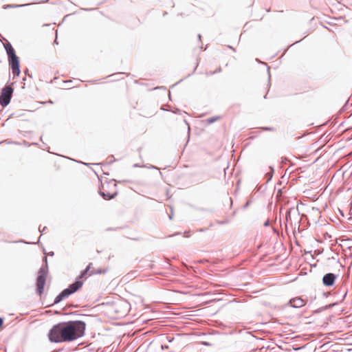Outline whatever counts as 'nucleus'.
<instances>
[{"label": "nucleus", "mask_w": 352, "mask_h": 352, "mask_svg": "<svg viewBox=\"0 0 352 352\" xmlns=\"http://www.w3.org/2000/svg\"><path fill=\"white\" fill-rule=\"evenodd\" d=\"M13 89L10 86H5L0 94V104L6 107L10 102Z\"/></svg>", "instance_id": "obj_5"}, {"label": "nucleus", "mask_w": 352, "mask_h": 352, "mask_svg": "<svg viewBox=\"0 0 352 352\" xmlns=\"http://www.w3.org/2000/svg\"><path fill=\"white\" fill-rule=\"evenodd\" d=\"M4 48L6 51L9 65L12 70V72L14 76H19L20 74V65H19V59L16 56L15 51L12 46L11 43L8 41L4 44Z\"/></svg>", "instance_id": "obj_3"}, {"label": "nucleus", "mask_w": 352, "mask_h": 352, "mask_svg": "<svg viewBox=\"0 0 352 352\" xmlns=\"http://www.w3.org/2000/svg\"><path fill=\"white\" fill-rule=\"evenodd\" d=\"M38 229H39V231L41 232V230H40V228H39ZM46 229H47V228H46V227H44V228H43V230H41V232H43L44 231H45V230H46Z\"/></svg>", "instance_id": "obj_24"}, {"label": "nucleus", "mask_w": 352, "mask_h": 352, "mask_svg": "<svg viewBox=\"0 0 352 352\" xmlns=\"http://www.w3.org/2000/svg\"><path fill=\"white\" fill-rule=\"evenodd\" d=\"M28 4H6L3 6V8L6 10L9 8H15L19 7H23L27 6Z\"/></svg>", "instance_id": "obj_9"}, {"label": "nucleus", "mask_w": 352, "mask_h": 352, "mask_svg": "<svg viewBox=\"0 0 352 352\" xmlns=\"http://www.w3.org/2000/svg\"><path fill=\"white\" fill-rule=\"evenodd\" d=\"M270 168L271 171L266 173V177L268 178V180H270V179H271L272 178L273 173H274V171L273 167L270 166Z\"/></svg>", "instance_id": "obj_12"}, {"label": "nucleus", "mask_w": 352, "mask_h": 352, "mask_svg": "<svg viewBox=\"0 0 352 352\" xmlns=\"http://www.w3.org/2000/svg\"><path fill=\"white\" fill-rule=\"evenodd\" d=\"M107 270H106V269H99L97 270H92L91 271H90L89 276H91L92 274H105L107 272Z\"/></svg>", "instance_id": "obj_10"}, {"label": "nucleus", "mask_w": 352, "mask_h": 352, "mask_svg": "<svg viewBox=\"0 0 352 352\" xmlns=\"http://www.w3.org/2000/svg\"><path fill=\"white\" fill-rule=\"evenodd\" d=\"M221 72V67H219L215 71L212 72L211 74H215Z\"/></svg>", "instance_id": "obj_15"}, {"label": "nucleus", "mask_w": 352, "mask_h": 352, "mask_svg": "<svg viewBox=\"0 0 352 352\" xmlns=\"http://www.w3.org/2000/svg\"><path fill=\"white\" fill-rule=\"evenodd\" d=\"M288 305L294 308H300L305 305V302L300 297L294 298L289 300Z\"/></svg>", "instance_id": "obj_7"}, {"label": "nucleus", "mask_w": 352, "mask_h": 352, "mask_svg": "<svg viewBox=\"0 0 352 352\" xmlns=\"http://www.w3.org/2000/svg\"><path fill=\"white\" fill-rule=\"evenodd\" d=\"M219 119V117H218V116L211 117L207 120V122L209 124H212V123L214 122L215 121L218 120Z\"/></svg>", "instance_id": "obj_13"}, {"label": "nucleus", "mask_w": 352, "mask_h": 352, "mask_svg": "<svg viewBox=\"0 0 352 352\" xmlns=\"http://www.w3.org/2000/svg\"><path fill=\"white\" fill-rule=\"evenodd\" d=\"M99 194L104 199L106 200H110V199H113L116 195H117V192H114V193H109V192H104V191L102 190H100L99 191Z\"/></svg>", "instance_id": "obj_8"}, {"label": "nucleus", "mask_w": 352, "mask_h": 352, "mask_svg": "<svg viewBox=\"0 0 352 352\" xmlns=\"http://www.w3.org/2000/svg\"><path fill=\"white\" fill-rule=\"evenodd\" d=\"M91 263H89L87 267L81 272L80 274L76 277L75 281L70 284L67 288L64 289L54 299L53 305L61 302L63 299L69 297L80 289L83 285V279L85 278L87 273L91 270Z\"/></svg>", "instance_id": "obj_2"}, {"label": "nucleus", "mask_w": 352, "mask_h": 352, "mask_svg": "<svg viewBox=\"0 0 352 352\" xmlns=\"http://www.w3.org/2000/svg\"><path fill=\"white\" fill-rule=\"evenodd\" d=\"M48 255L50 256H53L54 255V252H50L48 253Z\"/></svg>", "instance_id": "obj_22"}, {"label": "nucleus", "mask_w": 352, "mask_h": 352, "mask_svg": "<svg viewBox=\"0 0 352 352\" xmlns=\"http://www.w3.org/2000/svg\"><path fill=\"white\" fill-rule=\"evenodd\" d=\"M86 324L82 320H69L54 324L49 331L47 337L52 343L70 342L85 334Z\"/></svg>", "instance_id": "obj_1"}, {"label": "nucleus", "mask_w": 352, "mask_h": 352, "mask_svg": "<svg viewBox=\"0 0 352 352\" xmlns=\"http://www.w3.org/2000/svg\"><path fill=\"white\" fill-rule=\"evenodd\" d=\"M188 132H189L190 131V127L189 126L188 127Z\"/></svg>", "instance_id": "obj_31"}, {"label": "nucleus", "mask_w": 352, "mask_h": 352, "mask_svg": "<svg viewBox=\"0 0 352 352\" xmlns=\"http://www.w3.org/2000/svg\"><path fill=\"white\" fill-rule=\"evenodd\" d=\"M181 233L180 232H177L173 235H170V236H175V235H178V234H180Z\"/></svg>", "instance_id": "obj_26"}, {"label": "nucleus", "mask_w": 352, "mask_h": 352, "mask_svg": "<svg viewBox=\"0 0 352 352\" xmlns=\"http://www.w3.org/2000/svg\"><path fill=\"white\" fill-rule=\"evenodd\" d=\"M264 226H268L270 225V221L268 220H267L265 223H264Z\"/></svg>", "instance_id": "obj_20"}, {"label": "nucleus", "mask_w": 352, "mask_h": 352, "mask_svg": "<svg viewBox=\"0 0 352 352\" xmlns=\"http://www.w3.org/2000/svg\"><path fill=\"white\" fill-rule=\"evenodd\" d=\"M3 324V319L0 317V327H2Z\"/></svg>", "instance_id": "obj_18"}, {"label": "nucleus", "mask_w": 352, "mask_h": 352, "mask_svg": "<svg viewBox=\"0 0 352 352\" xmlns=\"http://www.w3.org/2000/svg\"><path fill=\"white\" fill-rule=\"evenodd\" d=\"M270 67L267 68L268 73L270 74ZM269 78H270V75L269 74Z\"/></svg>", "instance_id": "obj_28"}, {"label": "nucleus", "mask_w": 352, "mask_h": 352, "mask_svg": "<svg viewBox=\"0 0 352 352\" xmlns=\"http://www.w3.org/2000/svg\"><path fill=\"white\" fill-rule=\"evenodd\" d=\"M343 295H342V297L340 300V301H342L344 300V298H346V294H347V290L346 289H343V291H342Z\"/></svg>", "instance_id": "obj_14"}, {"label": "nucleus", "mask_w": 352, "mask_h": 352, "mask_svg": "<svg viewBox=\"0 0 352 352\" xmlns=\"http://www.w3.org/2000/svg\"><path fill=\"white\" fill-rule=\"evenodd\" d=\"M337 275L333 273H327L322 277V284L326 287H331L334 285Z\"/></svg>", "instance_id": "obj_6"}, {"label": "nucleus", "mask_w": 352, "mask_h": 352, "mask_svg": "<svg viewBox=\"0 0 352 352\" xmlns=\"http://www.w3.org/2000/svg\"><path fill=\"white\" fill-rule=\"evenodd\" d=\"M198 38L199 40H201V35L200 34H198Z\"/></svg>", "instance_id": "obj_30"}, {"label": "nucleus", "mask_w": 352, "mask_h": 352, "mask_svg": "<svg viewBox=\"0 0 352 352\" xmlns=\"http://www.w3.org/2000/svg\"><path fill=\"white\" fill-rule=\"evenodd\" d=\"M43 261L45 262V265L41 266L39 269L36 282V293L40 296L43 294L46 278L48 273L47 258L46 256L43 257Z\"/></svg>", "instance_id": "obj_4"}, {"label": "nucleus", "mask_w": 352, "mask_h": 352, "mask_svg": "<svg viewBox=\"0 0 352 352\" xmlns=\"http://www.w3.org/2000/svg\"><path fill=\"white\" fill-rule=\"evenodd\" d=\"M336 305V303L329 304L327 305H325V306L320 308L318 310L316 311V312H320L322 311L329 309L334 307Z\"/></svg>", "instance_id": "obj_11"}, {"label": "nucleus", "mask_w": 352, "mask_h": 352, "mask_svg": "<svg viewBox=\"0 0 352 352\" xmlns=\"http://www.w3.org/2000/svg\"><path fill=\"white\" fill-rule=\"evenodd\" d=\"M148 168H153V169H157V168L155 166L150 165L149 166H147Z\"/></svg>", "instance_id": "obj_19"}, {"label": "nucleus", "mask_w": 352, "mask_h": 352, "mask_svg": "<svg viewBox=\"0 0 352 352\" xmlns=\"http://www.w3.org/2000/svg\"><path fill=\"white\" fill-rule=\"evenodd\" d=\"M111 160H110V162H113V161H115V160H115V158H114V157H113V155H112V156H111Z\"/></svg>", "instance_id": "obj_23"}, {"label": "nucleus", "mask_w": 352, "mask_h": 352, "mask_svg": "<svg viewBox=\"0 0 352 352\" xmlns=\"http://www.w3.org/2000/svg\"><path fill=\"white\" fill-rule=\"evenodd\" d=\"M172 218H173V214H170V215L169 216V219H172Z\"/></svg>", "instance_id": "obj_29"}, {"label": "nucleus", "mask_w": 352, "mask_h": 352, "mask_svg": "<svg viewBox=\"0 0 352 352\" xmlns=\"http://www.w3.org/2000/svg\"><path fill=\"white\" fill-rule=\"evenodd\" d=\"M290 210H291V209H289V210H287L286 212V214L285 215H286L287 220H288V217H290Z\"/></svg>", "instance_id": "obj_17"}, {"label": "nucleus", "mask_w": 352, "mask_h": 352, "mask_svg": "<svg viewBox=\"0 0 352 352\" xmlns=\"http://www.w3.org/2000/svg\"><path fill=\"white\" fill-rule=\"evenodd\" d=\"M262 129L263 131H273L274 129L272 127H263Z\"/></svg>", "instance_id": "obj_16"}, {"label": "nucleus", "mask_w": 352, "mask_h": 352, "mask_svg": "<svg viewBox=\"0 0 352 352\" xmlns=\"http://www.w3.org/2000/svg\"><path fill=\"white\" fill-rule=\"evenodd\" d=\"M133 166H134V167H145L146 166H140V165H138V164H135L133 165Z\"/></svg>", "instance_id": "obj_21"}, {"label": "nucleus", "mask_w": 352, "mask_h": 352, "mask_svg": "<svg viewBox=\"0 0 352 352\" xmlns=\"http://www.w3.org/2000/svg\"><path fill=\"white\" fill-rule=\"evenodd\" d=\"M329 292H324L323 295L327 297L329 295Z\"/></svg>", "instance_id": "obj_25"}, {"label": "nucleus", "mask_w": 352, "mask_h": 352, "mask_svg": "<svg viewBox=\"0 0 352 352\" xmlns=\"http://www.w3.org/2000/svg\"><path fill=\"white\" fill-rule=\"evenodd\" d=\"M212 72H206V75H207V76H211V75H212V74H211V73H212Z\"/></svg>", "instance_id": "obj_27"}]
</instances>
